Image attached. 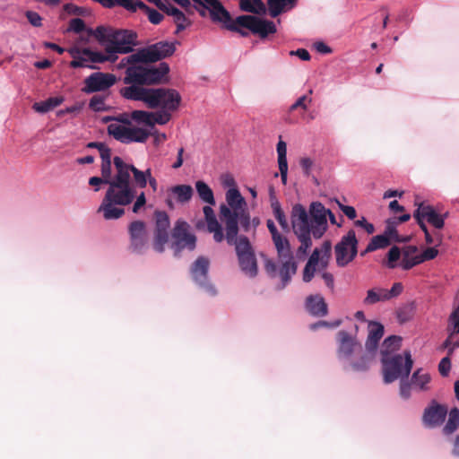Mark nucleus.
Instances as JSON below:
<instances>
[{
	"label": "nucleus",
	"mask_w": 459,
	"mask_h": 459,
	"mask_svg": "<svg viewBox=\"0 0 459 459\" xmlns=\"http://www.w3.org/2000/svg\"><path fill=\"white\" fill-rule=\"evenodd\" d=\"M451 369L449 356L443 358L438 364V371L442 377H447Z\"/></svg>",
	"instance_id": "obj_59"
},
{
	"label": "nucleus",
	"mask_w": 459,
	"mask_h": 459,
	"mask_svg": "<svg viewBox=\"0 0 459 459\" xmlns=\"http://www.w3.org/2000/svg\"><path fill=\"white\" fill-rule=\"evenodd\" d=\"M203 212L207 223L208 232L212 234L213 240L216 243L222 242L225 238V235L223 233L221 224L218 221L214 214L213 209L211 206L206 205L203 208Z\"/></svg>",
	"instance_id": "obj_25"
},
{
	"label": "nucleus",
	"mask_w": 459,
	"mask_h": 459,
	"mask_svg": "<svg viewBox=\"0 0 459 459\" xmlns=\"http://www.w3.org/2000/svg\"><path fill=\"white\" fill-rule=\"evenodd\" d=\"M112 28L105 26H98L95 30L89 29L88 33L95 37V39L100 43L108 45L110 42L111 35L113 32Z\"/></svg>",
	"instance_id": "obj_41"
},
{
	"label": "nucleus",
	"mask_w": 459,
	"mask_h": 459,
	"mask_svg": "<svg viewBox=\"0 0 459 459\" xmlns=\"http://www.w3.org/2000/svg\"><path fill=\"white\" fill-rule=\"evenodd\" d=\"M115 82L116 77L111 74L94 73L85 79L84 91L92 93L105 91L110 88Z\"/></svg>",
	"instance_id": "obj_21"
},
{
	"label": "nucleus",
	"mask_w": 459,
	"mask_h": 459,
	"mask_svg": "<svg viewBox=\"0 0 459 459\" xmlns=\"http://www.w3.org/2000/svg\"><path fill=\"white\" fill-rule=\"evenodd\" d=\"M226 203L220 206L219 217L225 226L229 241L238 234V224L244 231L250 230V214L245 198L237 188H230L226 193Z\"/></svg>",
	"instance_id": "obj_4"
},
{
	"label": "nucleus",
	"mask_w": 459,
	"mask_h": 459,
	"mask_svg": "<svg viewBox=\"0 0 459 459\" xmlns=\"http://www.w3.org/2000/svg\"><path fill=\"white\" fill-rule=\"evenodd\" d=\"M306 309L314 316H325L328 313L325 299L319 295H310L306 299Z\"/></svg>",
	"instance_id": "obj_28"
},
{
	"label": "nucleus",
	"mask_w": 459,
	"mask_h": 459,
	"mask_svg": "<svg viewBox=\"0 0 459 459\" xmlns=\"http://www.w3.org/2000/svg\"><path fill=\"white\" fill-rule=\"evenodd\" d=\"M155 229L153 248L158 253L165 250V245L169 240L168 230L170 225L169 217L166 212L156 211L154 212Z\"/></svg>",
	"instance_id": "obj_16"
},
{
	"label": "nucleus",
	"mask_w": 459,
	"mask_h": 459,
	"mask_svg": "<svg viewBox=\"0 0 459 459\" xmlns=\"http://www.w3.org/2000/svg\"><path fill=\"white\" fill-rule=\"evenodd\" d=\"M400 379H401L400 395L403 399H408L411 395V386H412L411 382L409 383L408 381L405 380L406 378H400Z\"/></svg>",
	"instance_id": "obj_61"
},
{
	"label": "nucleus",
	"mask_w": 459,
	"mask_h": 459,
	"mask_svg": "<svg viewBox=\"0 0 459 459\" xmlns=\"http://www.w3.org/2000/svg\"><path fill=\"white\" fill-rule=\"evenodd\" d=\"M108 134L122 143H145L150 135L148 130L140 127H129L117 123L108 126Z\"/></svg>",
	"instance_id": "obj_14"
},
{
	"label": "nucleus",
	"mask_w": 459,
	"mask_h": 459,
	"mask_svg": "<svg viewBox=\"0 0 459 459\" xmlns=\"http://www.w3.org/2000/svg\"><path fill=\"white\" fill-rule=\"evenodd\" d=\"M194 3L206 8L210 13L211 19L215 22L222 23L224 27L232 20L230 13L219 0H199V2Z\"/></svg>",
	"instance_id": "obj_22"
},
{
	"label": "nucleus",
	"mask_w": 459,
	"mask_h": 459,
	"mask_svg": "<svg viewBox=\"0 0 459 459\" xmlns=\"http://www.w3.org/2000/svg\"><path fill=\"white\" fill-rule=\"evenodd\" d=\"M402 346V338L396 335H391L385 339L381 347V358L394 355L395 351H399Z\"/></svg>",
	"instance_id": "obj_33"
},
{
	"label": "nucleus",
	"mask_w": 459,
	"mask_h": 459,
	"mask_svg": "<svg viewBox=\"0 0 459 459\" xmlns=\"http://www.w3.org/2000/svg\"><path fill=\"white\" fill-rule=\"evenodd\" d=\"M195 189L199 197L210 205L215 204V199L212 188L204 181L198 180L195 183Z\"/></svg>",
	"instance_id": "obj_40"
},
{
	"label": "nucleus",
	"mask_w": 459,
	"mask_h": 459,
	"mask_svg": "<svg viewBox=\"0 0 459 459\" xmlns=\"http://www.w3.org/2000/svg\"><path fill=\"white\" fill-rule=\"evenodd\" d=\"M355 225L363 228L368 234H373L375 232V227L372 223L368 222L365 217H361L359 220L355 221Z\"/></svg>",
	"instance_id": "obj_63"
},
{
	"label": "nucleus",
	"mask_w": 459,
	"mask_h": 459,
	"mask_svg": "<svg viewBox=\"0 0 459 459\" xmlns=\"http://www.w3.org/2000/svg\"><path fill=\"white\" fill-rule=\"evenodd\" d=\"M131 4L133 5L134 10H128L129 12L134 13L136 12L137 9L143 10L148 15V19L150 22H152V24H160L164 18L160 13H159L155 9L149 7L142 1L133 2L131 0Z\"/></svg>",
	"instance_id": "obj_31"
},
{
	"label": "nucleus",
	"mask_w": 459,
	"mask_h": 459,
	"mask_svg": "<svg viewBox=\"0 0 459 459\" xmlns=\"http://www.w3.org/2000/svg\"><path fill=\"white\" fill-rule=\"evenodd\" d=\"M137 35L134 32L126 30H113L111 39L106 46V51L108 54H127L133 51L134 40Z\"/></svg>",
	"instance_id": "obj_15"
},
{
	"label": "nucleus",
	"mask_w": 459,
	"mask_h": 459,
	"mask_svg": "<svg viewBox=\"0 0 459 459\" xmlns=\"http://www.w3.org/2000/svg\"><path fill=\"white\" fill-rule=\"evenodd\" d=\"M124 165H130L125 162L122 158L116 156L113 159L115 166V174L112 176L111 162L101 163V177L106 179V185L108 186L102 202L98 209V212H102L105 220H117L125 214V209L122 208V203L118 202L117 195L119 188L115 187L119 171L118 162Z\"/></svg>",
	"instance_id": "obj_5"
},
{
	"label": "nucleus",
	"mask_w": 459,
	"mask_h": 459,
	"mask_svg": "<svg viewBox=\"0 0 459 459\" xmlns=\"http://www.w3.org/2000/svg\"><path fill=\"white\" fill-rule=\"evenodd\" d=\"M105 97L100 95H94L89 103V107L94 111L105 110Z\"/></svg>",
	"instance_id": "obj_53"
},
{
	"label": "nucleus",
	"mask_w": 459,
	"mask_h": 459,
	"mask_svg": "<svg viewBox=\"0 0 459 459\" xmlns=\"http://www.w3.org/2000/svg\"><path fill=\"white\" fill-rule=\"evenodd\" d=\"M337 341V358L340 360H347L358 351H360L361 344L348 332L342 330L336 334Z\"/></svg>",
	"instance_id": "obj_17"
},
{
	"label": "nucleus",
	"mask_w": 459,
	"mask_h": 459,
	"mask_svg": "<svg viewBox=\"0 0 459 459\" xmlns=\"http://www.w3.org/2000/svg\"><path fill=\"white\" fill-rule=\"evenodd\" d=\"M299 165L305 176L309 177L314 161L308 157H303L299 160Z\"/></svg>",
	"instance_id": "obj_60"
},
{
	"label": "nucleus",
	"mask_w": 459,
	"mask_h": 459,
	"mask_svg": "<svg viewBox=\"0 0 459 459\" xmlns=\"http://www.w3.org/2000/svg\"><path fill=\"white\" fill-rule=\"evenodd\" d=\"M297 0H267L269 14L275 18L281 13L292 9Z\"/></svg>",
	"instance_id": "obj_30"
},
{
	"label": "nucleus",
	"mask_w": 459,
	"mask_h": 459,
	"mask_svg": "<svg viewBox=\"0 0 459 459\" xmlns=\"http://www.w3.org/2000/svg\"><path fill=\"white\" fill-rule=\"evenodd\" d=\"M152 117V112L144 110H134L130 114V117L132 120L135 121L138 124H143L148 126H152V122H151Z\"/></svg>",
	"instance_id": "obj_47"
},
{
	"label": "nucleus",
	"mask_w": 459,
	"mask_h": 459,
	"mask_svg": "<svg viewBox=\"0 0 459 459\" xmlns=\"http://www.w3.org/2000/svg\"><path fill=\"white\" fill-rule=\"evenodd\" d=\"M418 252V247L416 246H408L403 248L402 250V262H401V267L408 271L409 269H406L404 267L405 261L411 262L414 258V255Z\"/></svg>",
	"instance_id": "obj_50"
},
{
	"label": "nucleus",
	"mask_w": 459,
	"mask_h": 459,
	"mask_svg": "<svg viewBox=\"0 0 459 459\" xmlns=\"http://www.w3.org/2000/svg\"><path fill=\"white\" fill-rule=\"evenodd\" d=\"M320 260L322 265L325 267L327 265L328 260L331 257V252H332V243L330 240H325L322 244V247L320 249Z\"/></svg>",
	"instance_id": "obj_51"
},
{
	"label": "nucleus",
	"mask_w": 459,
	"mask_h": 459,
	"mask_svg": "<svg viewBox=\"0 0 459 459\" xmlns=\"http://www.w3.org/2000/svg\"><path fill=\"white\" fill-rule=\"evenodd\" d=\"M171 248L178 255L182 250L193 251L196 247V237L191 232L190 225L184 220L178 219L171 230Z\"/></svg>",
	"instance_id": "obj_12"
},
{
	"label": "nucleus",
	"mask_w": 459,
	"mask_h": 459,
	"mask_svg": "<svg viewBox=\"0 0 459 459\" xmlns=\"http://www.w3.org/2000/svg\"><path fill=\"white\" fill-rule=\"evenodd\" d=\"M319 260L320 251L318 248H315L303 271V281L305 282H309L313 279L316 272V266L318 264Z\"/></svg>",
	"instance_id": "obj_34"
},
{
	"label": "nucleus",
	"mask_w": 459,
	"mask_h": 459,
	"mask_svg": "<svg viewBox=\"0 0 459 459\" xmlns=\"http://www.w3.org/2000/svg\"><path fill=\"white\" fill-rule=\"evenodd\" d=\"M402 256V250L397 246H393L387 255L386 261L383 262V264L385 265L389 269H394L397 267V262L400 260Z\"/></svg>",
	"instance_id": "obj_44"
},
{
	"label": "nucleus",
	"mask_w": 459,
	"mask_h": 459,
	"mask_svg": "<svg viewBox=\"0 0 459 459\" xmlns=\"http://www.w3.org/2000/svg\"><path fill=\"white\" fill-rule=\"evenodd\" d=\"M447 332L449 337L459 333V307H455L448 317Z\"/></svg>",
	"instance_id": "obj_46"
},
{
	"label": "nucleus",
	"mask_w": 459,
	"mask_h": 459,
	"mask_svg": "<svg viewBox=\"0 0 459 459\" xmlns=\"http://www.w3.org/2000/svg\"><path fill=\"white\" fill-rule=\"evenodd\" d=\"M225 239L230 246H235L236 255L241 271L251 278L256 276L257 261L248 238L244 235H235L232 240L229 241L228 233H226Z\"/></svg>",
	"instance_id": "obj_10"
},
{
	"label": "nucleus",
	"mask_w": 459,
	"mask_h": 459,
	"mask_svg": "<svg viewBox=\"0 0 459 459\" xmlns=\"http://www.w3.org/2000/svg\"><path fill=\"white\" fill-rule=\"evenodd\" d=\"M327 216L332 224L342 226V222H337L334 214L320 202H312L308 211L300 204L293 205L290 222L293 233L300 242L297 249L299 256L307 254L312 247L311 237L318 239L324 236L328 229Z\"/></svg>",
	"instance_id": "obj_1"
},
{
	"label": "nucleus",
	"mask_w": 459,
	"mask_h": 459,
	"mask_svg": "<svg viewBox=\"0 0 459 459\" xmlns=\"http://www.w3.org/2000/svg\"><path fill=\"white\" fill-rule=\"evenodd\" d=\"M239 7L244 12L255 14H264L266 12L265 4L262 0H240Z\"/></svg>",
	"instance_id": "obj_37"
},
{
	"label": "nucleus",
	"mask_w": 459,
	"mask_h": 459,
	"mask_svg": "<svg viewBox=\"0 0 459 459\" xmlns=\"http://www.w3.org/2000/svg\"><path fill=\"white\" fill-rule=\"evenodd\" d=\"M176 51L175 43L159 41L155 44L138 49L135 53L121 59L118 68H126L139 64H152L171 56Z\"/></svg>",
	"instance_id": "obj_7"
},
{
	"label": "nucleus",
	"mask_w": 459,
	"mask_h": 459,
	"mask_svg": "<svg viewBox=\"0 0 459 459\" xmlns=\"http://www.w3.org/2000/svg\"><path fill=\"white\" fill-rule=\"evenodd\" d=\"M312 99L308 95H303L299 97L290 107V111H294L298 108H301L302 110L307 109V103H311Z\"/></svg>",
	"instance_id": "obj_55"
},
{
	"label": "nucleus",
	"mask_w": 459,
	"mask_h": 459,
	"mask_svg": "<svg viewBox=\"0 0 459 459\" xmlns=\"http://www.w3.org/2000/svg\"><path fill=\"white\" fill-rule=\"evenodd\" d=\"M384 335V326L378 322H370L368 325V335L366 341V350L369 353H376L378 342Z\"/></svg>",
	"instance_id": "obj_26"
},
{
	"label": "nucleus",
	"mask_w": 459,
	"mask_h": 459,
	"mask_svg": "<svg viewBox=\"0 0 459 459\" xmlns=\"http://www.w3.org/2000/svg\"><path fill=\"white\" fill-rule=\"evenodd\" d=\"M277 153H278V165L288 164L287 161V144L285 142L280 140L277 143Z\"/></svg>",
	"instance_id": "obj_56"
},
{
	"label": "nucleus",
	"mask_w": 459,
	"mask_h": 459,
	"mask_svg": "<svg viewBox=\"0 0 459 459\" xmlns=\"http://www.w3.org/2000/svg\"><path fill=\"white\" fill-rule=\"evenodd\" d=\"M358 239L353 230H350L346 235L334 247L336 264L345 267L352 262L358 254Z\"/></svg>",
	"instance_id": "obj_13"
},
{
	"label": "nucleus",
	"mask_w": 459,
	"mask_h": 459,
	"mask_svg": "<svg viewBox=\"0 0 459 459\" xmlns=\"http://www.w3.org/2000/svg\"><path fill=\"white\" fill-rule=\"evenodd\" d=\"M194 194V190L189 185H177L167 189L166 204L170 209L175 208L174 201L179 204L188 203Z\"/></svg>",
	"instance_id": "obj_23"
},
{
	"label": "nucleus",
	"mask_w": 459,
	"mask_h": 459,
	"mask_svg": "<svg viewBox=\"0 0 459 459\" xmlns=\"http://www.w3.org/2000/svg\"><path fill=\"white\" fill-rule=\"evenodd\" d=\"M134 201V202L132 207V212L134 213H138L140 210L146 204L145 193L142 191L139 195L136 194Z\"/></svg>",
	"instance_id": "obj_57"
},
{
	"label": "nucleus",
	"mask_w": 459,
	"mask_h": 459,
	"mask_svg": "<svg viewBox=\"0 0 459 459\" xmlns=\"http://www.w3.org/2000/svg\"><path fill=\"white\" fill-rule=\"evenodd\" d=\"M210 268V260L206 256H198L190 267V273L193 280L204 286L208 282V273Z\"/></svg>",
	"instance_id": "obj_24"
},
{
	"label": "nucleus",
	"mask_w": 459,
	"mask_h": 459,
	"mask_svg": "<svg viewBox=\"0 0 459 459\" xmlns=\"http://www.w3.org/2000/svg\"><path fill=\"white\" fill-rule=\"evenodd\" d=\"M25 15L31 25L35 27H40L42 25V19L38 13L33 11H27Z\"/></svg>",
	"instance_id": "obj_62"
},
{
	"label": "nucleus",
	"mask_w": 459,
	"mask_h": 459,
	"mask_svg": "<svg viewBox=\"0 0 459 459\" xmlns=\"http://www.w3.org/2000/svg\"><path fill=\"white\" fill-rule=\"evenodd\" d=\"M85 30V22L81 18H74L70 21L69 30L75 33H81Z\"/></svg>",
	"instance_id": "obj_58"
},
{
	"label": "nucleus",
	"mask_w": 459,
	"mask_h": 459,
	"mask_svg": "<svg viewBox=\"0 0 459 459\" xmlns=\"http://www.w3.org/2000/svg\"><path fill=\"white\" fill-rule=\"evenodd\" d=\"M375 353L362 354L356 361H352L351 364V368L354 371H367L369 368L370 363L373 360Z\"/></svg>",
	"instance_id": "obj_43"
},
{
	"label": "nucleus",
	"mask_w": 459,
	"mask_h": 459,
	"mask_svg": "<svg viewBox=\"0 0 459 459\" xmlns=\"http://www.w3.org/2000/svg\"><path fill=\"white\" fill-rule=\"evenodd\" d=\"M83 54L88 56L91 63H103L108 59L105 55L100 52L91 51L87 48H83Z\"/></svg>",
	"instance_id": "obj_54"
},
{
	"label": "nucleus",
	"mask_w": 459,
	"mask_h": 459,
	"mask_svg": "<svg viewBox=\"0 0 459 459\" xmlns=\"http://www.w3.org/2000/svg\"><path fill=\"white\" fill-rule=\"evenodd\" d=\"M447 414L446 405L439 404L436 401H432L423 412L422 421L426 427L436 428L442 425Z\"/></svg>",
	"instance_id": "obj_20"
},
{
	"label": "nucleus",
	"mask_w": 459,
	"mask_h": 459,
	"mask_svg": "<svg viewBox=\"0 0 459 459\" xmlns=\"http://www.w3.org/2000/svg\"><path fill=\"white\" fill-rule=\"evenodd\" d=\"M63 100L62 97H50L45 101L35 102L32 108L39 113H47L59 106Z\"/></svg>",
	"instance_id": "obj_38"
},
{
	"label": "nucleus",
	"mask_w": 459,
	"mask_h": 459,
	"mask_svg": "<svg viewBox=\"0 0 459 459\" xmlns=\"http://www.w3.org/2000/svg\"><path fill=\"white\" fill-rule=\"evenodd\" d=\"M148 64H139L127 67L124 82L130 86L143 87L169 82V66L167 63H160L158 66H148Z\"/></svg>",
	"instance_id": "obj_6"
},
{
	"label": "nucleus",
	"mask_w": 459,
	"mask_h": 459,
	"mask_svg": "<svg viewBox=\"0 0 459 459\" xmlns=\"http://www.w3.org/2000/svg\"><path fill=\"white\" fill-rule=\"evenodd\" d=\"M459 427V409L455 407L448 413V420L443 428V433L446 436L453 434Z\"/></svg>",
	"instance_id": "obj_42"
},
{
	"label": "nucleus",
	"mask_w": 459,
	"mask_h": 459,
	"mask_svg": "<svg viewBox=\"0 0 459 459\" xmlns=\"http://www.w3.org/2000/svg\"><path fill=\"white\" fill-rule=\"evenodd\" d=\"M337 204L340 207V209L342 210V212L350 219V220H353L356 218L357 216V212H356V210L354 209V207L352 206H349V205H343L341 203H339L337 201Z\"/></svg>",
	"instance_id": "obj_64"
},
{
	"label": "nucleus",
	"mask_w": 459,
	"mask_h": 459,
	"mask_svg": "<svg viewBox=\"0 0 459 459\" xmlns=\"http://www.w3.org/2000/svg\"><path fill=\"white\" fill-rule=\"evenodd\" d=\"M106 8H112L115 5L124 7L126 10H134L131 0H94Z\"/></svg>",
	"instance_id": "obj_49"
},
{
	"label": "nucleus",
	"mask_w": 459,
	"mask_h": 459,
	"mask_svg": "<svg viewBox=\"0 0 459 459\" xmlns=\"http://www.w3.org/2000/svg\"><path fill=\"white\" fill-rule=\"evenodd\" d=\"M416 210L420 212L424 220H427L436 229L440 230L444 227L447 213L438 214L431 205H424L423 204H420Z\"/></svg>",
	"instance_id": "obj_27"
},
{
	"label": "nucleus",
	"mask_w": 459,
	"mask_h": 459,
	"mask_svg": "<svg viewBox=\"0 0 459 459\" xmlns=\"http://www.w3.org/2000/svg\"><path fill=\"white\" fill-rule=\"evenodd\" d=\"M392 241L383 234L374 236L368 244V250L383 249L390 246Z\"/></svg>",
	"instance_id": "obj_45"
},
{
	"label": "nucleus",
	"mask_w": 459,
	"mask_h": 459,
	"mask_svg": "<svg viewBox=\"0 0 459 459\" xmlns=\"http://www.w3.org/2000/svg\"><path fill=\"white\" fill-rule=\"evenodd\" d=\"M437 255L438 250L436 247H428L420 255H416L411 262L409 263L405 261L404 267L406 269H411L412 267L424 263L425 261H429L436 258Z\"/></svg>",
	"instance_id": "obj_35"
},
{
	"label": "nucleus",
	"mask_w": 459,
	"mask_h": 459,
	"mask_svg": "<svg viewBox=\"0 0 459 459\" xmlns=\"http://www.w3.org/2000/svg\"><path fill=\"white\" fill-rule=\"evenodd\" d=\"M120 94L126 100L143 101L149 108L172 112L178 109L182 100L179 92L169 88L127 86L120 90Z\"/></svg>",
	"instance_id": "obj_3"
},
{
	"label": "nucleus",
	"mask_w": 459,
	"mask_h": 459,
	"mask_svg": "<svg viewBox=\"0 0 459 459\" xmlns=\"http://www.w3.org/2000/svg\"><path fill=\"white\" fill-rule=\"evenodd\" d=\"M69 54L73 57V60L70 63V66L73 68L78 67H88L91 69L95 68L93 65H91L89 63L90 59H88L87 56L83 54V48H72L68 50Z\"/></svg>",
	"instance_id": "obj_32"
},
{
	"label": "nucleus",
	"mask_w": 459,
	"mask_h": 459,
	"mask_svg": "<svg viewBox=\"0 0 459 459\" xmlns=\"http://www.w3.org/2000/svg\"><path fill=\"white\" fill-rule=\"evenodd\" d=\"M397 221L395 220L388 219L386 221L384 235H385L392 242L403 243L409 240L408 237H401L396 230Z\"/></svg>",
	"instance_id": "obj_39"
},
{
	"label": "nucleus",
	"mask_w": 459,
	"mask_h": 459,
	"mask_svg": "<svg viewBox=\"0 0 459 459\" xmlns=\"http://www.w3.org/2000/svg\"><path fill=\"white\" fill-rule=\"evenodd\" d=\"M171 113H172V111H169L166 109H161L157 112H152V117H151V122H152V126L155 124H158V125L167 124L171 118Z\"/></svg>",
	"instance_id": "obj_48"
},
{
	"label": "nucleus",
	"mask_w": 459,
	"mask_h": 459,
	"mask_svg": "<svg viewBox=\"0 0 459 459\" xmlns=\"http://www.w3.org/2000/svg\"><path fill=\"white\" fill-rule=\"evenodd\" d=\"M270 202H271V207L273 210V216L279 222L281 228L282 229V230H284L286 232L290 231V225L287 221L286 215L281 209L280 202L274 195L273 188H271Z\"/></svg>",
	"instance_id": "obj_29"
},
{
	"label": "nucleus",
	"mask_w": 459,
	"mask_h": 459,
	"mask_svg": "<svg viewBox=\"0 0 459 459\" xmlns=\"http://www.w3.org/2000/svg\"><path fill=\"white\" fill-rule=\"evenodd\" d=\"M272 240L281 263L279 273L284 287L290 281L291 275L296 273L297 264L293 259L290 243L286 236L281 233Z\"/></svg>",
	"instance_id": "obj_11"
},
{
	"label": "nucleus",
	"mask_w": 459,
	"mask_h": 459,
	"mask_svg": "<svg viewBox=\"0 0 459 459\" xmlns=\"http://www.w3.org/2000/svg\"><path fill=\"white\" fill-rule=\"evenodd\" d=\"M129 248L133 253L142 254L147 245L146 225L142 221H132L128 226Z\"/></svg>",
	"instance_id": "obj_19"
},
{
	"label": "nucleus",
	"mask_w": 459,
	"mask_h": 459,
	"mask_svg": "<svg viewBox=\"0 0 459 459\" xmlns=\"http://www.w3.org/2000/svg\"><path fill=\"white\" fill-rule=\"evenodd\" d=\"M403 291V285L402 282L394 283L390 290L375 287L367 291V296L363 302L366 305H374L377 302L388 301L400 296Z\"/></svg>",
	"instance_id": "obj_18"
},
{
	"label": "nucleus",
	"mask_w": 459,
	"mask_h": 459,
	"mask_svg": "<svg viewBox=\"0 0 459 459\" xmlns=\"http://www.w3.org/2000/svg\"><path fill=\"white\" fill-rule=\"evenodd\" d=\"M174 22L177 25L176 33H179L192 24V22L185 15L183 12H180L178 15L174 17Z\"/></svg>",
	"instance_id": "obj_52"
},
{
	"label": "nucleus",
	"mask_w": 459,
	"mask_h": 459,
	"mask_svg": "<svg viewBox=\"0 0 459 459\" xmlns=\"http://www.w3.org/2000/svg\"><path fill=\"white\" fill-rule=\"evenodd\" d=\"M117 168L119 171L115 187L119 188L117 198L123 204L122 208L134 202L137 188L143 189L149 184L153 192L157 191L158 182L152 177L150 169L143 171L134 165H124L121 161L118 162Z\"/></svg>",
	"instance_id": "obj_2"
},
{
	"label": "nucleus",
	"mask_w": 459,
	"mask_h": 459,
	"mask_svg": "<svg viewBox=\"0 0 459 459\" xmlns=\"http://www.w3.org/2000/svg\"><path fill=\"white\" fill-rule=\"evenodd\" d=\"M431 380L430 375L429 373H423L421 369H417L413 372L411 382L413 388L418 389L420 391H427L429 390V384Z\"/></svg>",
	"instance_id": "obj_36"
},
{
	"label": "nucleus",
	"mask_w": 459,
	"mask_h": 459,
	"mask_svg": "<svg viewBox=\"0 0 459 459\" xmlns=\"http://www.w3.org/2000/svg\"><path fill=\"white\" fill-rule=\"evenodd\" d=\"M381 363L385 384H391L399 378H408L413 366L410 351H405L403 355L394 354L382 357Z\"/></svg>",
	"instance_id": "obj_9"
},
{
	"label": "nucleus",
	"mask_w": 459,
	"mask_h": 459,
	"mask_svg": "<svg viewBox=\"0 0 459 459\" xmlns=\"http://www.w3.org/2000/svg\"><path fill=\"white\" fill-rule=\"evenodd\" d=\"M230 31L238 33L242 37L249 35V30L253 34H257L261 39H265L270 34L276 32V26L273 22L264 20L254 15H240L236 20H231L225 27Z\"/></svg>",
	"instance_id": "obj_8"
}]
</instances>
